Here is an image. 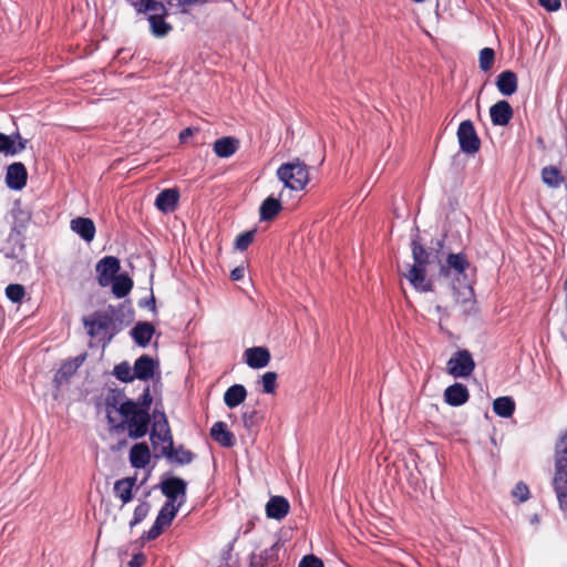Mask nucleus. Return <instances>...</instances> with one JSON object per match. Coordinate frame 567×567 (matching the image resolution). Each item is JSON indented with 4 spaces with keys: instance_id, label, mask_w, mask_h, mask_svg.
<instances>
[{
    "instance_id": "nucleus-1",
    "label": "nucleus",
    "mask_w": 567,
    "mask_h": 567,
    "mask_svg": "<svg viewBox=\"0 0 567 567\" xmlns=\"http://www.w3.org/2000/svg\"><path fill=\"white\" fill-rule=\"evenodd\" d=\"M153 398L150 385L144 388L143 393L136 401L125 399L118 408V413L123 417L122 422L116 423L110 411L107 412L106 420L111 430L122 432L127 429L131 439L137 440L144 437L148 432L151 423L150 410Z\"/></svg>"
},
{
    "instance_id": "nucleus-2",
    "label": "nucleus",
    "mask_w": 567,
    "mask_h": 567,
    "mask_svg": "<svg viewBox=\"0 0 567 567\" xmlns=\"http://www.w3.org/2000/svg\"><path fill=\"white\" fill-rule=\"evenodd\" d=\"M414 264L408 265L409 270L403 276L409 280L413 288L420 292L433 291V282L426 278V266L430 261V252L422 244L421 236L417 234L411 237L410 243Z\"/></svg>"
},
{
    "instance_id": "nucleus-3",
    "label": "nucleus",
    "mask_w": 567,
    "mask_h": 567,
    "mask_svg": "<svg viewBox=\"0 0 567 567\" xmlns=\"http://www.w3.org/2000/svg\"><path fill=\"white\" fill-rule=\"evenodd\" d=\"M554 452L555 472L551 486L556 494L559 509L567 514V430L559 434Z\"/></svg>"
},
{
    "instance_id": "nucleus-4",
    "label": "nucleus",
    "mask_w": 567,
    "mask_h": 567,
    "mask_svg": "<svg viewBox=\"0 0 567 567\" xmlns=\"http://www.w3.org/2000/svg\"><path fill=\"white\" fill-rule=\"evenodd\" d=\"M152 415L154 417V422L152 424V430L150 433L151 443L154 450L157 449L158 442H162L164 444L159 453H157L155 457H172L175 454L174 440L167 416L164 411H159L157 408L154 409Z\"/></svg>"
},
{
    "instance_id": "nucleus-5",
    "label": "nucleus",
    "mask_w": 567,
    "mask_h": 567,
    "mask_svg": "<svg viewBox=\"0 0 567 567\" xmlns=\"http://www.w3.org/2000/svg\"><path fill=\"white\" fill-rule=\"evenodd\" d=\"M82 322L86 333L91 338H97L103 349L106 348L120 332L104 311H94L89 317H84Z\"/></svg>"
},
{
    "instance_id": "nucleus-6",
    "label": "nucleus",
    "mask_w": 567,
    "mask_h": 567,
    "mask_svg": "<svg viewBox=\"0 0 567 567\" xmlns=\"http://www.w3.org/2000/svg\"><path fill=\"white\" fill-rule=\"evenodd\" d=\"M276 174L284 186L291 190H302L309 182L308 166L298 158L281 164Z\"/></svg>"
},
{
    "instance_id": "nucleus-7",
    "label": "nucleus",
    "mask_w": 567,
    "mask_h": 567,
    "mask_svg": "<svg viewBox=\"0 0 567 567\" xmlns=\"http://www.w3.org/2000/svg\"><path fill=\"white\" fill-rule=\"evenodd\" d=\"M159 489L166 497L165 504L182 507L186 502L187 482L182 477L171 476L159 483Z\"/></svg>"
},
{
    "instance_id": "nucleus-8",
    "label": "nucleus",
    "mask_w": 567,
    "mask_h": 567,
    "mask_svg": "<svg viewBox=\"0 0 567 567\" xmlns=\"http://www.w3.org/2000/svg\"><path fill=\"white\" fill-rule=\"evenodd\" d=\"M476 364L473 355L466 349L457 350L454 352V354L446 363L447 372L454 378L470 377L473 373Z\"/></svg>"
},
{
    "instance_id": "nucleus-9",
    "label": "nucleus",
    "mask_w": 567,
    "mask_h": 567,
    "mask_svg": "<svg viewBox=\"0 0 567 567\" xmlns=\"http://www.w3.org/2000/svg\"><path fill=\"white\" fill-rule=\"evenodd\" d=\"M460 148L466 154H475L481 147V140L471 120L461 122L457 128Z\"/></svg>"
},
{
    "instance_id": "nucleus-10",
    "label": "nucleus",
    "mask_w": 567,
    "mask_h": 567,
    "mask_svg": "<svg viewBox=\"0 0 567 567\" xmlns=\"http://www.w3.org/2000/svg\"><path fill=\"white\" fill-rule=\"evenodd\" d=\"M147 20L150 22L151 32L156 38L166 37L172 30L173 27L171 23L166 21V17L168 16V10L164 2L162 3V8H147Z\"/></svg>"
},
{
    "instance_id": "nucleus-11",
    "label": "nucleus",
    "mask_w": 567,
    "mask_h": 567,
    "mask_svg": "<svg viewBox=\"0 0 567 567\" xmlns=\"http://www.w3.org/2000/svg\"><path fill=\"white\" fill-rule=\"evenodd\" d=\"M104 312L112 320L113 324L116 327V330L120 332L134 319V310L127 300L118 303L117 306L109 305Z\"/></svg>"
},
{
    "instance_id": "nucleus-12",
    "label": "nucleus",
    "mask_w": 567,
    "mask_h": 567,
    "mask_svg": "<svg viewBox=\"0 0 567 567\" xmlns=\"http://www.w3.org/2000/svg\"><path fill=\"white\" fill-rule=\"evenodd\" d=\"M121 269L120 260L114 256H105L96 264L95 270L97 274V282L101 287H106L111 284Z\"/></svg>"
},
{
    "instance_id": "nucleus-13",
    "label": "nucleus",
    "mask_w": 567,
    "mask_h": 567,
    "mask_svg": "<svg viewBox=\"0 0 567 567\" xmlns=\"http://www.w3.org/2000/svg\"><path fill=\"white\" fill-rule=\"evenodd\" d=\"M28 142L19 132L10 135L0 132V154L14 156L25 150Z\"/></svg>"
},
{
    "instance_id": "nucleus-14",
    "label": "nucleus",
    "mask_w": 567,
    "mask_h": 567,
    "mask_svg": "<svg viewBox=\"0 0 567 567\" xmlns=\"http://www.w3.org/2000/svg\"><path fill=\"white\" fill-rule=\"evenodd\" d=\"M28 181V171L23 163L14 162L7 167L6 184L10 189L21 190Z\"/></svg>"
},
{
    "instance_id": "nucleus-15",
    "label": "nucleus",
    "mask_w": 567,
    "mask_h": 567,
    "mask_svg": "<svg viewBox=\"0 0 567 567\" xmlns=\"http://www.w3.org/2000/svg\"><path fill=\"white\" fill-rule=\"evenodd\" d=\"M513 115L514 110L506 100L496 102L489 109L491 121L495 126H506L513 118Z\"/></svg>"
},
{
    "instance_id": "nucleus-16",
    "label": "nucleus",
    "mask_w": 567,
    "mask_h": 567,
    "mask_svg": "<svg viewBox=\"0 0 567 567\" xmlns=\"http://www.w3.org/2000/svg\"><path fill=\"white\" fill-rule=\"evenodd\" d=\"M70 228L85 243L93 241L96 233L94 221L89 217H76L70 221Z\"/></svg>"
},
{
    "instance_id": "nucleus-17",
    "label": "nucleus",
    "mask_w": 567,
    "mask_h": 567,
    "mask_svg": "<svg viewBox=\"0 0 567 567\" xmlns=\"http://www.w3.org/2000/svg\"><path fill=\"white\" fill-rule=\"evenodd\" d=\"M158 363L150 355L143 354L134 362L133 372L135 379L147 381L154 377Z\"/></svg>"
},
{
    "instance_id": "nucleus-18",
    "label": "nucleus",
    "mask_w": 567,
    "mask_h": 567,
    "mask_svg": "<svg viewBox=\"0 0 567 567\" xmlns=\"http://www.w3.org/2000/svg\"><path fill=\"white\" fill-rule=\"evenodd\" d=\"M178 200L179 190L177 188H167L156 196L155 206L162 213H172L176 209Z\"/></svg>"
},
{
    "instance_id": "nucleus-19",
    "label": "nucleus",
    "mask_w": 567,
    "mask_h": 567,
    "mask_svg": "<svg viewBox=\"0 0 567 567\" xmlns=\"http://www.w3.org/2000/svg\"><path fill=\"white\" fill-rule=\"evenodd\" d=\"M290 509L288 499L284 496H271L266 504V515L268 518L281 520L284 519Z\"/></svg>"
},
{
    "instance_id": "nucleus-20",
    "label": "nucleus",
    "mask_w": 567,
    "mask_h": 567,
    "mask_svg": "<svg viewBox=\"0 0 567 567\" xmlns=\"http://www.w3.org/2000/svg\"><path fill=\"white\" fill-rule=\"evenodd\" d=\"M270 358V352L265 347H252L245 351L246 363L252 369L267 367Z\"/></svg>"
},
{
    "instance_id": "nucleus-21",
    "label": "nucleus",
    "mask_w": 567,
    "mask_h": 567,
    "mask_svg": "<svg viewBox=\"0 0 567 567\" xmlns=\"http://www.w3.org/2000/svg\"><path fill=\"white\" fill-rule=\"evenodd\" d=\"M470 399L467 388L462 383H454L444 391V400L451 406H461Z\"/></svg>"
},
{
    "instance_id": "nucleus-22",
    "label": "nucleus",
    "mask_w": 567,
    "mask_h": 567,
    "mask_svg": "<svg viewBox=\"0 0 567 567\" xmlns=\"http://www.w3.org/2000/svg\"><path fill=\"white\" fill-rule=\"evenodd\" d=\"M496 87L505 96L513 95L518 87L517 74L512 70L501 72L496 78Z\"/></svg>"
},
{
    "instance_id": "nucleus-23",
    "label": "nucleus",
    "mask_w": 567,
    "mask_h": 567,
    "mask_svg": "<svg viewBox=\"0 0 567 567\" xmlns=\"http://www.w3.org/2000/svg\"><path fill=\"white\" fill-rule=\"evenodd\" d=\"M212 439L223 447H233L236 444V437L223 421L213 424L210 429Z\"/></svg>"
},
{
    "instance_id": "nucleus-24",
    "label": "nucleus",
    "mask_w": 567,
    "mask_h": 567,
    "mask_svg": "<svg viewBox=\"0 0 567 567\" xmlns=\"http://www.w3.org/2000/svg\"><path fill=\"white\" fill-rule=\"evenodd\" d=\"M154 332L155 328L151 322L140 321L133 327L130 334L137 346L145 348L150 344Z\"/></svg>"
},
{
    "instance_id": "nucleus-25",
    "label": "nucleus",
    "mask_w": 567,
    "mask_h": 567,
    "mask_svg": "<svg viewBox=\"0 0 567 567\" xmlns=\"http://www.w3.org/2000/svg\"><path fill=\"white\" fill-rule=\"evenodd\" d=\"M151 460V451L145 442L136 443L130 451V463L134 468H144Z\"/></svg>"
},
{
    "instance_id": "nucleus-26",
    "label": "nucleus",
    "mask_w": 567,
    "mask_h": 567,
    "mask_svg": "<svg viewBox=\"0 0 567 567\" xmlns=\"http://www.w3.org/2000/svg\"><path fill=\"white\" fill-rule=\"evenodd\" d=\"M136 476H131L117 480L114 483V494L122 501L123 505L133 499V489L136 485Z\"/></svg>"
},
{
    "instance_id": "nucleus-27",
    "label": "nucleus",
    "mask_w": 567,
    "mask_h": 567,
    "mask_svg": "<svg viewBox=\"0 0 567 567\" xmlns=\"http://www.w3.org/2000/svg\"><path fill=\"white\" fill-rule=\"evenodd\" d=\"M239 147V142L233 136H224L218 138L213 144L215 154L220 158H228L236 153Z\"/></svg>"
},
{
    "instance_id": "nucleus-28",
    "label": "nucleus",
    "mask_w": 567,
    "mask_h": 567,
    "mask_svg": "<svg viewBox=\"0 0 567 567\" xmlns=\"http://www.w3.org/2000/svg\"><path fill=\"white\" fill-rule=\"evenodd\" d=\"M282 209L281 202L274 196L267 197L259 207V217L262 221L274 219Z\"/></svg>"
},
{
    "instance_id": "nucleus-29",
    "label": "nucleus",
    "mask_w": 567,
    "mask_h": 567,
    "mask_svg": "<svg viewBox=\"0 0 567 567\" xmlns=\"http://www.w3.org/2000/svg\"><path fill=\"white\" fill-rule=\"evenodd\" d=\"M246 396V388L243 384H234L226 390L224 394V402L229 409H234L243 403Z\"/></svg>"
},
{
    "instance_id": "nucleus-30",
    "label": "nucleus",
    "mask_w": 567,
    "mask_h": 567,
    "mask_svg": "<svg viewBox=\"0 0 567 567\" xmlns=\"http://www.w3.org/2000/svg\"><path fill=\"white\" fill-rule=\"evenodd\" d=\"M111 282L112 292L117 298H124L133 288V280L125 274L117 275Z\"/></svg>"
},
{
    "instance_id": "nucleus-31",
    "label": "nucleus",
    "mask_w": 567,
    "mask_h": 567,
    "mask_svg": "<svg viewBox=\"0 0 567 567\" xmlns=\"http://www.w3.org/2000/svg\"><path fill=\"white\" fill-rule=\"evenodd\" d=\"M493 411L501 417H511L515 411V401L511 396H499L493 402Z\"/></svg>"
},
{
    "instance_id": "nucleus-32",
    "label": "nucleus",
    "mask_w": 567,
    "mask_h": 567,
    "mask_svg": "<svg viewBox=\"0 0 567 567\" xmlns=\"http://www.w3.org/2000/svg\"><path fill=\"white\" fill-rule=\"evenodd\" d=\"M446 266L449 269H452L457 275H462L470 268V261L467 260V257L463 252L449 254L446 258Z\"/></svg>"
},
{
    "instance_id": "nucleus-33",
    "label": "nucleus",
    "mask_w": 567,
    "mask_h": 567,
    "mask_svg": "<svg viewBox=\"0 0 567 567\" xmlns=\"http://www.w3.org/2000/svg\"><path fill=\"white\" fill-rule=\"evenodd\" d=\"M181 507L178 505H172V504H163L161 509L158 511V514L155 518L156 522H158L161 525H163L165 528L169 527L176 517L178 511Z\"/></svg>"
},
{
    "instance_id": "nucleus-34",
    "label": "nucleus",
    "mask_w": 567,
    "mask_h": 567,
    "mask_svg": "<svg viewBox=\"0 0 567 567\" xmlns=\"http://www.w3.org/2000/svg\"><path fill=\"white\" fill-rule=\"evenodd\" d=\"M542 179L547 186L556 188L563 182V176L556 166L550 165L542 169Z\"/></svg>"
},
{
    "instance_id": "nucleus-35",
    "label": "nucleus",
    "mask_w": 567,
    "mask_h": 567,
    "mask_svg": "<svg viewBox=\"0 0 567 567\" xmlns=\"http://www.w3.org/2000/svg\"><path fill=\"white\" fill-rule=\"evenodd\" d=\"M174 455L172 457H166L169 462L176 463L178 465H187L190 464L194 458L195 454L186 450L184 445H178L177 447H174Z\"/></svg>"
},
{
    "instance_id": "nucleus-36",
    "label": "nucleus",
    "mask_w": 567,
    "mask_h": 567,
    "mask_svg": "<svg viewBox=\"0 0 567 567\" xmlns=\"http://www.w3.org/2000/svg\"><path fill=\"white\" fill-rule=\"evenodd\" d=\"M151 511V503L147 501H141L140 504L135 507L133 517L128 523L130 529H133L135 526L141 524L148 515Z\"/></svg>"
},
{
    "instance_id": "nucleus-37",
    "label": "nucleus",
    "mask_w": 567,
    "mask_h": 567,
    "mask_svg": "<svg viewBox=\"0 0 567 567\" xmlns=\"http://www.w3.org/2000/svg\"><path fill=\"white\" fill-rule=\"evenodd\" d=\"M76 373V370L74 369V367L72 365L71 362L65 361L62 363V365L60 367V369L55 372L54 374V383L56 384V386H61L63 383L68 382L69 379L74 375Z\"/></svg>"
},
{
    "instance_id": "nucleus-38",
    "label": "nucleus",
    "mask_w": 567,
    "mask_h": 567,
    "mask_svg": "<svg viewBox=\"0 0 567 567\" xmlns=\"http://www.w3.org/2000/svg\"><path fill=\"white\" fill-rule=\"evenodd\" d=\"M113 375L121 382H132L135 379L134 372L127 361L116 364L113 369Z\"/></svg>"
},
{
    "instance_id": "nucleus-39",
    "label": "nucleus",
    "mask_w": 567,
    "mask_h": 567,
    "mask_svg": "<svg viewBox=\"0 0 567 567\" xmlns=\"http://www.w3.org/2000/svg\"><path fill=\"white\" fill-rule=\"evenodd\" d=\"M127 3L134 8L136 13H146L147 8H155L158 10V8H162V1L159 0H126Z\"/></svg>"
},
{
    "instance_id": "nucleus-40",
    "label": "nucleus",
    "mask_w": 567,
    "mask_h": 567,
    "mask_svg": "<svg viewBox=\"0 0 567 567\" xmlns=\"http://www.w3.org/2000/svg\"><path fill=\"white\" fill-rule=\"evenodd\" d=\"M495 61V52L492 48H484L480 51L478 65L484 72L492 69Z\"/></svg>"
},
{
    "instance_id": "nucleus-41",
    "label": "nucleus",
    "mask_w": 567,
    "mask_h": 567,
    "mask_svg": "<svg viewBox=\"0 0 567 567\" xmlns=\"http://www.w3.org/2000/svg\"><path fill=\"white\" fill-rule=\"evenodd\" d=\"M6 296L10 301L20 303L25 296V288L20 284H10L6 287Z\"/></svg>"
},
{
    "instance_id": "nucleus-42",
    "label": "nucleus",
    "mask_w": 567,
    "mask_h": 567,
    "mask_svg": "<svg viewBox=\"0 0 567 567\" xmlns=\"http://www.w3.org/2000/svg\"><path fill=\"white\" fill-rule=\"evenodd\" d=\"M124 396L125 395L121 390H117V389L110 390V392L107 393V395L105 398L106 409L107 410L115 409L118 412L120 405L125 401V400H123Z\"/></svg>"
},
{
    "instance_id": "nucleus-43",
    "label": "nucleus",
    "mask_w": 567,
    "mask_h": 567,
    "mask_svg": "<svg viewBox=\"0 0 567 567\" xmlns=\"http://www.w3.org/2000/svg\"><path fill=\"white\" fill-rule=\"evenodd\" d=\"M164 529L165 527L155 520L152 527L141 535L138 542L143 546L146 542L155 540L162 535Z\"/></svg>"
},
{
    "instance_id": "nucleus-44",
    "label": "nucleus",
    "mask_w": 567,
    "mask_h": 567,
    "mask_svg": "<svg viewBox=\"0 0 567 567\" xmlns=\"http://www.w3.org/2000/svg\"><path fill=\"white\" fill-rule=\"evenodd\" d=\"M277 373L268 371L261 377L262 391L267 394H274L277 388Z\"/></svg>"
},
{
    "instance_id": "nucleus-45",
    "label": "nucleus",
    "mask_w": 567,
    "mask_h": 567,
    "mask_svg": "<svg viewBox=\"0 0 567 567\" xmlns=\"http://www.w3.org/2000/svg\"><path fill=\"white\" fill-rule=\"evenodd\" d=\"M254 238L255 230H247L239 234L235 240V248L240 251L246 250L249 247V245L254 241Z\"/></svg>"
},
{
    "instance_id": "nucleus-46",
    "label": "nucleus",
    "mask_w": 567,
    "mask_h": 567,
    "mask_svg": "<svg viewBox=\"0 0 567 567\" xmlns=\"http://www.w3.org/2000/svg\"><path fill=\"white\" fill-rule=\"evenodd\" d=\"M512 495L520 503L526 502L529 498V488L525 483L519 482L513 488Z\"/></svg>"
},
{
    "instance_id": "nucleus-47",
    "label": "nucleus",
    "mask_w": 567,
    "mask_h": 567,
    "mask_svg": "<svg viewBox=\"0 0 567 567\" xmlns=\"http://www.w3.org/2000/svg\"><path fill=\"white\" fill-rule=\"evenodd\" d=\"M298 567H323V563L315 555H306L299 561Z\"/></svg>"
},
{
    "instance_id": "nucleus-48",
    "label": "nucleus",
    "mask_w": 567,
    "mask_h": 567,
    "mask_svg": "<svg viewBox=\"0 0 567 567\" xmlns=\"http://www.w3.org/2000/svg\"><path fill=\"white\" fill-rule=\"evenodd\" d=\"M257 410H251L243 413L241 419L244 426L248 430L254 427L257 424Z\"/></svg>"
},
{
    "instance_id": "nucleus-49",
    "label": "nucleus",
    "mask_w": 567,
    "mask_h": 567,
    "mask_svg": "<svg viewBox=\"0 0 567 567\" xmlns=\"http://www.w3.org/2000/svg\"><path fill=\"white\" fill-rule=\"evenodd\" d=\"M538 3L547 11H557L561 6L560 0H538Z\"/></svg>"
},
{
    "instance_id": "nucleus-50",
    "label": "nucleus",
    "mask_w": 567,
    "mask_h": 567,
    "mask_svg": "<svg viewBox=\"0 0 567 567\" xmlns=\"http://www.w3.org/2000/svg\"><path fill=\"white\" fill-rule=\"evenodd\" d=\"M146 563V556L143 553L134 554L128 561V567H142Z\"/></svg>"
},
{
    "instance_id": "nucleus-51",
    "label": "nucleus",
    "mask_w": 567,
    "mask_h": 567,
    "mask_svg": "<svg viewBox=\"0 0 567 567\" xmlns=\"http://www.w3.org/2000/svg\"><path fill=\"white\" fill-rule=\"evenodd\" d=\"M245 276V268L244 267H236L230 271V279L234 281H239Z\"/></svg>"
},
{
    "instance_id": "nucleus-52",
    "label": "nucleus",
    "mask_w": 567,
    "mask_h": 567,
    "mask_svg": "<svg viewBox=\"0 0 567 567\" xmlns=\"http://www.w3.org/2000/svg\"><path fill=\"white\" fill-rule=\"evenodd\" d=\"M86 359V353H82L78 357H75L74 359H71L69 360V362L72 363V365L74 367V369L78 371L79 368L83 364V362L85 361Z\"/></svg>"
},
{
    "instance_id": "nucleus-53",
    "label": "nucleus",
    "mask_w": 567,
    "mask_h": 567,
    "mask_svg": "<svg viewBox=\"0 0 567 567\" xmlns=\"http://www.w3.org/2000/svg\"><path fill=\"white\" fill-rule=\"evenodd\" d=\"M194 131L195 130L192 127L184 128L178 135L179 142L185 143L187 138L194 134Z\"/></svg>"
},
{
    "instance_id": "nucleus-54",
    "label": "nucleus",
    "mask_w": 567,
    "mask_h": 567,
    "mask_svg": "<svg viewBox=\"0 0 567 567\" xmlns=\"http://www.w3.org/2000/svg\"><path fill=\"white\" fill-rule=\"evenodd\" d=\"M140 306L141 307H148L152 311H156V306H155V298L154 296H151L150 299H146V300H142L140 301Z\"/></svg>"
},
{
    "instance_id": "nucleus-55",
    "label": "nucleus",
    "mask_w": 567,
    "mask_h": 567,
    "mask_svg": "<svg viewBox=\"0 0 567 567\" xmlns=\"http://www.w3.org/2000/svg\"><path fill=\"white\" fill-rule=\"evenodd\" d=\"M126 445H127V441L125 439H123V440L118 441V443L115 446H112L111 450L113 452H117L121 449L125 447Z\"/></svg>"
},
{
    "instance_id": "nucleus-56",
    "label": "nucleus",
    "mask_w": 567,
    "mask_h": 567,
    "mask_svg": "<svg viewBox=\"0 0 567 567\" xmlns=\"http://www.w3.org/2000/svg\"><path fill=\"white\" fill-rule=\"evenodd\" d=\"M179 4L182 6H185V4H195L197 2H207V0H177Z\"/></svg>"
},
{
    "instance_id": "nucleus-57",
    "label": "nucleus",
    "mask_w": 567,
    "mask_h": 567,
    "mask_svg": "<svg viewBox=\"0 0 567 567\" xmlns=\"http://www.w3.org/2000/svg\"><path fill=\"white\" fill-rule=\"evenodd\" d=\"M14 234H17V235H19V236L21 235V230H20L17 226H13V227L11 228L10 239H12V238H13V235H14Z\"/></svg>"
},
{
    "instance_id": "nucleus-58",
    "label": "nucleus",
    "mask_w": 567,
    "mask_h": 567,
    "mask_svg": "<svg viewBox=\"0 0 567 567\" xmlns=\"http://www.w3.org/2000/svg\"><path fill=\"white\" fill-rule=\"evenodd\" d=\"M250 567H262L261 565H257L254 560L250 561Z\"/></svg>"
},
{
    "instance_id": "nucleus-59",
    "label": "nucleus",
    "mask_w": 567,
    "mask_h": 567,
    "mask_svg": "<svg viewBox=\"0 0 567 567\" xmlns=\"http://www.w3.org/2000/svg\"><path fill=\"white\" fill-rule=\"evenodd\" d=\"M441 271H442L443 274H445V272H446L445 267H442V268H441Z\"/></svg>"
}]
</instances>
